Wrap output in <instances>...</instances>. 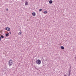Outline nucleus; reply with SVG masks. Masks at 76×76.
<instances>
[{"label": "nucleus", "instance_id": "f8f14e48", "mask_svg": "<svg viewBox=\"0 0 76 76\" xmlns=\"http://www.w3.org/2000/svg\"><path fill=\"white\" fill-rule=\"evenodd\" d=\"M44 13H45V14H46V13H47L48 12L47 11H45L44 12Z\"/></svg>", "mask_w": 76, "mask_h": 76}, {"label": "nucleus", "instance_id": "7ed1b4c3", "mask_svg": "<svg viewBox=\"0 0 76 76\" xmlns=\"http://www.w3.org/2000/svg\"><path fill=\"white\" fill-rule=\"evenodd\" d=\"M70 72H71V70H69V74L67 75V76H70V75H71V73H70Z\"/></svg>", "mask_w": 76, "mask_h": 76}, {"label": "nucleus", "instance_id": "9d476101", "mask_svg": "<svg viewBox=\"0 0 76 76\" xmlns=\"http://www.w3.org/2000/svg\"><path fill=\"white\" fill-rule=\"evenodd\" d=\"M22 34V32H21V31H20L19 33H18V35H21V34Z\"/></svg>", "mask_w": 76, "mask_h": 76}, {"label": "nucleus", "instance_id": "f3484780", "mask_svg": "<svg viewBox=\"0 0 76 76\" xmlns=\"http://www.w3.org/2000/svg\"><path fill=\"white\" fill-rule=\"evenodd\" d=\"M64 76H68L67 75H64Z\"/></svg>", "mask_w": 76, "mask_h": 76}, {"label": "nucleus", "instance_id": "f257e3e1", "mask_svg": "<svg viewBox=\"0 0 76 76\" xmlns=\"http://www.w3.org/2000/svg\"><path fill=\"white\" fill-rule=\"evenodd\" d=\"M13 61L12 60V59H10V60L9 61H8V64L9 66H11L13 64Z\"/></svg>", "mask_w": 76, "mask_h": 76}, {"label": "nucleus", "instance_id": "423d86ee", "mask_svg": "<svg viewBox=\"0 0 76 76\" xmlns=\"http://www.w3.org/2000/svg\"><path fill=\"white\" fill-rule=\"evenodd\" d=\"M36 15V14L35 12H33L32 13V15L33 16H35V15Z\"/></svg>", "mask_w": 76, "mask_h": 76}, {"label": "nucleus", "instance_id": "a211bd4d", "mask_svg": "<svg viewBox=\"0 0 76 76\" xmlns=\"http://www.w3.org/2000/svg\"><path fill=\"white\" fill-rule=\"evenodd\" d=\"M70 68H71V66L70 67Z\"/></svg>", "mask_w": 76, "mask_h": 76}, {"label": "nucleus", "instance_id": "6e6552de", "mask_svg": "<svg viewBox=\"0 0 76 76\" xmlns=\"http://www.w3.org/2000/svg\"><path fill=\"white\" fill-rule=\"evenodd\" d=\"M49 2L50 4H52V3H53V1L50 0L49 1Z\"/></svg>", "mask_w": 76, "mask_h": 76}, {"label": "nucleus", "instance_id": "ddd939ff", "mask_svg": "<svg viewBox=\"0 0 76 76\" xmlns=\"http://www.w3.org/2000/svg\"><path fill=\"white\" fill-rule=\"evenodd\" d=\"M41 11H42V9H40L39 10V12H41Z\"/></svg>", "mask_w": 76, "mask_h": 76}, {"label": "nucleus", "instance_id": "9b49d317", "mask_svg": "<svg viewBox=\"0 0 76 76\" xmlns=\"http://www.w3.org/2000/svg\"><path fill=\"white\" fill-rule=\"evenodd\" d=\"M1 38H4V36L3 35H1Z\"/></svg>", "mask_w": 76, "mask_h": 76}, {"label": "nucleus", "instance_id": "2eb2a0df", "mask_svg": "<svg viewBox=\"0 0 76 76\" xmlns=\"http://www.w3.org/2000/svg\"><path fill=\"white\" fill-rule=\"evenodd\" d=\"M10 34L11 35L12 34V33H11V32H10Z\"/></svg>", "mask_w": 76, "mask_h": 76}, {"label": "nucleus", "instance_id": "20e7f679", "mask_svg": "<svg viewBox=\"0 0 76 76\" xmlns=\"http://www.w3.org/2000/svg\"><path fill=\"white\" fill-rule=\"evenodd\" d=\"M5 29L7 30V31H10V29L9 27H7Z\"/></svg>", "mask_w": 76, "mask_h": 76}, {"label": "nucleus", "instance_id": "4468645a", "mask_svg": "<svg viewBox=\"0 0 76 76\" xmlns=\"http://www.w3.org/2000/svg\"><path fill=\"white\" fill-rule=\"evenodd\" d=\"M6 10H7V11H8V9H6Z\"/></svg>", "mask_w": 76, "mask_h": 76}, {"label": "nucleus", "instance_id": "0eeeda50", "mask_svg": "<svg viewBox=\"0 0 76 76\" xmlns=\"http://www.w3.org/2000/svg\"><path fill=\"white\" fill-rule=\"evenodd\" d=\"M9 33H6L5 34V36L6 37H9Z\"/></svg>", "mask_w": 76, "mask_h": 76}, {"label": "nucleus", "instance_id": "39448f33", "mask_svg": "<svg viewBox=\"0 0 76 76\" xmlns=\"http://www.w3.org/2000/svg\"><path fill=\"white\" fill-rule=\"evenodd\" d=\"M25 6H28V2L26 1H25Z\"/></svg>", "mask_w": 76, "mask_h": 76}, {"label": "nucleus", "instance_id": "f03ea898", "mask_svg": "<svg viewBox=\"0 0 76 76\" xmlns=\"http://www.w3.org/2000/svg\"><path fill=\"white\" fill-rule=\"evenodd\" d=\"M36 63L37 64H40L41 63V60L39 59H38L36 61Z\"/></svg>", "mask_w": 76, "mask_h": 76}, {"label": "nucleus", "instance_id": "1a4fd4ad", "mask_svg": "<svg viewBox=\"0 0 76 76\" xmlns=\"http://www.w3.org/2000/svg\"><path fill=\"white\" fill-rule=\"evenodd\" d=\"M61 48L62 49V50H64V47L62 46L61 47Z\"/></svg>", "mask_w": 76, "mask_h": 76}, {"label": "nucleus", "instance_id": "dca6fc26", "mask_svg": "<svg viewBox=\"0 0 76 76\" xmlns=\"http://www.w3.org/2000/svg\"><path fill=\"white\" fill-rule=\"evenodd\" d=\"M1 38L0 37V41H1Z\"/></svg>", "mask_w": 76, "mask_h": 76}]
</instances>
